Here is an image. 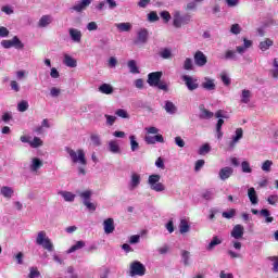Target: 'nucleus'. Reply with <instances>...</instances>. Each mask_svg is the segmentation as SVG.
<instances>
[{
    "label": "nucleus",
    "mask_w": 278,
    "mask_h": 278,
    "mask_svg": "<svg viewBox=\"0 0 278 278\" xmlns=\"http://www.w3.org/2000/svg\"><path fill=\"white\" fill-rule=\"evenodd\" d=\"M66 153L70 155V160L73 162V164H78V174L79 175H86V166L88 164V161L86 160V152H84L83 149H78L77 151L66 148Z\"/></svg>",
    "instance_id": "1"
},
{
    "label": "nucleus",
    "mask_w": 278,
    "mask_h": 278,
    "mask_svg": "<svg viewBox=\"0 0 278 278\" xmlns=\"http://www.w3.org/2000/svg\"><path fill=\"white\" fill-rule=\"evenodd\" d=\"M147 135L144 137V142L148 144H155L160 142L164 144V136L160 135V129L155 126H150L146 128Z\"/></svg>",
    "instance_id": "2"
},
{
    "label": "nucleus",
    "mask_w": 278,
    "mask_h": 278,
    "mask_svg": "<svg viewBox=\"0 0 278 278\" xmlns=\"http://www.w3.org/2000/svg\"><path fill=\"white\" fill-rule=\"evenodd\" d=\"M192 21V15L186 13L181 14V11H175L173 13V27L175 29H181V27H186V25H190Z\"/></svg>",
    "instance_id": "3"
},
{
    "label": "nucleus",
    "mask_w": 278,
    "mask_h": 278,
    "mask_svg": "<svg viewBox=\"0 0 278 278\" xmlns=\"http://www.w3.org/2000/svg\"><path fill=\"white\" fill-rule=\"evenodd\" d=\"M36 244H38V247H42V249H46L49 253L53 252V242H51V239L47 236V231L45 230H40L37 233Z\"/></svg>",
    "instance_id": "4"
},
{
    "label": "nucleus",
    "mask_w": 278,
    "mask_h": 278,
    "mask_svg": "<svg viewBox=\"0 0 278 278\" xmlns=\"http://www.w3.org/2000/svg\"><path fill=\"white\" fill-rule=\"evenodd\" d=\"M160 179H162V176L157 174L150 175L148 178V186H150V189L154 192H164V190H166V186L160 182Z\"/></svg>",
    "instance_id": "5"
},
{
    "label": "nucleus",
    "mask_w": 278,
    "mask_h": 278,
    "mask_svg": "<svg viewBox=\"0 0 278 278\" xmlns=\"http://www.w3.org/2000/svg\"><path fill=\"white\" fill-rule=\"evenodd\" d=\"M130 277H144L147 275V267L139 261H134L130 264Z\"/></svg>",
    "instance_id": "6"
},
{
    "label": "nucleus",
    "mask_w": 278,
    "mask_h": 278,
    "mask_svg": "<svg viewBox=\"0 0 278 278\" xmlns=\"http://www.w3.org/2000/svg\"><path fill=\"white\" fill-rule=\"evenodd\" d=\"M140 184H142V176L140 174L132 172L130 174V179L128 182V190L129 192H134V190H138L140 187Z\"/></svg>",
    "instance_id": "7"
},
{
    "label": "nucleus",
    "mask_w": 278,
    "mask_h": 278,
    "mask_svg": "<svg viewBox=\"0 0 278 278\" xmlns=\"http://www.w3.org/2000/svg\"><path fill=\"white\" fill-rule=\"evenodd\" d=\"M182 81L185 83V86L188 88V90H190V92L199 89V79L195 77L184 75Z\"/></svg>",
    "instance_id": "8"
},
{
    "label": "nucleus",
    "mask_w": 278,
    "mask_h": 278,
    "mask_svg": "<svg viewBox=\"0 0 278 278\" xmlns=\"http://www.w3.org/2000/svg\"><path fill=\"white\" fill-rule=\"evenodd\" d=\"M244 136V130L242 128H237L235 131V136H232L231 141L228 143V151H233L236 149V144L242 140Z\"/></svg>",
    "instance_id": "9"
},
{
    "label": "nucleus",
    "mask_w": 278,
    "mask_h": 278,
    "mask_svg": "<svg viewBox=\"0 0 278 278\" xmlns=\"http://www.w3.org/2000/svg\"><path fill=\"white\" fill-rule=\"evenodd\" d=\"M134 42L135 45H147L149 42V30L147 28H140L137 31V38Z\"/></svg>",
    "instance_id": "10"
},
{
    "label": "nucleus",
    "mask_w": 278,
    "mask_h": 278,
    "mask_svg": "<svg viewBox=\"0 0 278 278\" xmlns=\"http://www.w3.org/2000/svg\"><path fill=\"white\" fill-rule=\"evenodd\" d=\"M201 88H203V90H207V92H214V90H216V79L204 77L201 83Z\"/></svg>",
    "instance_id": "11"
},
{
    "label": "nucleus",
    "mask_w": 278,
    "mask_h": 278,
    "mask_svg": "<svg viewBox=\"0 0 278 278\" xmlns=\"http://www.w3.org/2000/svg\"><path fill=\"white\" fill-rule=\"evenodd\" d=\"M162 79V72H152L148 75V84L152 88H155Z\"/></svg>",
    "instance_id": "12"
},
{
    "label": "nucleus",
    "mask_w": 278,
    "mask_h": 278,
    "mask_svg": "<svg viewBox=\"0 0 278 278\" xmlns=\"http://www.w3.org/2000/svg\"><path fill=\"white\" fill-rule=\"evenodd\" d=\"M45 166V163L40 157H31L29 163V170L30 173H38V170Z\"/></svg>",
    "instance_id": "13"
},
{
    "label": "nucleus",
    "mask_w": 278,
    "mask_h": 278,
    "mask_svg": "<svg viewBox=\"0 0 278 278\" xmlns=\"http://www.w3.org/2000/svg\"><path fill=\"white\" fill-rule=\"evenodd\" d=\"M193 60H194V64L195 66H205V64H207V56L201 52V51H197L193 55Z\"/></svg>",
    "instance_id": "14"
},
{
    "label": "nucleus",
    "mask_w": 278,
    "mask_h": 278,
    "mask_svg": "<svg viewBox=\"0 0 278 278\" xmlns=\"http://www.w3.org/2000/svg\"><path fill=\"white\" fill-rule=\"evenodd\" d=\"M231 175H233V168L230 166L223 167L218 172V177L220 181H227V179H229Z\"/></svg>",
    "instance_id": "15"
},
{
    "label": "nucleus",
    "mask_w": 278,
    "mask_h": 278,
    "mask_svg": "<svg viewBox=\"0 0 278 278\" xmlns=\"http://www.w3.org/2000/svg\"><path fill=\"white\" fill-rule=\"evenodd\" d=\"M68 34L72 42H75L76 45H79V42H81V30L77 28H68Z\"/></svg>",
    "instance_id": "16"
},
{
    "label": "nucleus",
    "mask_w": 278,
    "mask_h": 278,
    "mask_svg": "<svg viewBox=\"0 0 278 278\" xmlns=\"http://www.w3.org/2000/svg\"><path fill=\"white\" fill-rule=\"evenodd\" d=\"M0 194L7 201H10L14 197V188L10 186H2L0 188Z\"/></svg>",
    "instance_id": "17"
},
{
    "label": "nucleus",
    "mask_w": 278,
    "mask_h": 278,
    "mask_svg": "<svg viewBox=\"0 0 278 278\" xmlns=\"http://www.w3.org/2000/svg\"><path fill=\"white\" fill-rule=\"evenodd\" d=\"M230 236L232 238H235V240H240V238H242L244 236V226L240 225V224H237L231 232H230Z\"/></svg>",
    "instance_id": "18"
},
{
    "label": "nucleus",
    "mask_w": 278,
    "mask_h": 278,
    "mask_svg": "<svg viewBox=\"0 0 278 278\" xmlns=\"http://www.w3.org/2000/svg\"><path fill=\"white\" fill-rule=\"evenodd\" d=\"M103 229L106 235L114 233V229H116L114 226V218H106L103 222Z\"/></svg>",
    "instance_id": "19"
},
{
    "label": "nucleus",
    "mask_w": 278,
    "mask_h": 278,
    "mask_svg": "<svg viewBox=\"0 0 278 278\" xmlns=\"http://www.w3.org/2000/svg\"><path fill=\"white\" fill-rule=\"evenodd\" d=\"M163 109L165 110V112L167 114H170V115L177 114V110H178L177 105H175V103L173 101H170V100H166L164 102Z\"/></svg>",
    "instance_id": "20"
},
{
    "label": "nucleus",
    "mask_w": 278,
    "mask_h": 278,
    "mask_svg": "<svg viewBox=\"0 0 278 278\" xmlns=\"http://www.w3.org/2000/svg\"><path fill=\"white\" fill-rule=\"evenodd\" d=\"M63 64L68 68H77V60L70 54H64Z\"/></svg>",
    "instance_id": "21"
},
{
    "label": "nucleus",
    "mask_w": 278,
    "mask_h": 278,
    "mask_svg": "<svg viewBox=\"0 0 278 278\" xmlns=\"http://www.w3.org/2000/svg\"><path fill=\"white\" fill-rule=\"evenodd\" d=\"M51 23H53V16H51V15H42L39 18L38 27H40V28L49 27V25H51Z\"/></svg>",
    "instance_id": "22"
},
{
    "label": "nucleus",
    "mask_w": 278,
    "mask_h": 278,
    "mask_svg": "<svg viewBox=\"0 0 278 278\" xmlns=\"http://www.w3.org/2000/svg\"><path fill=\"white\" fill-rule=\"evenodd\" d=\"M108 150L110 151V153L118 154L121 153V144L117 140H111L108 143Z\"/></svg>",
    "instance_id": "23"
},
{
    "label": "nucleus",
    "mask_w": 278,
    "mask_h": 278,
    "mask_svg": "<svg viewBox=\"0 0 278 278\" xmlns=\"http://www.w3.org/2000/svg\"><path fill=\"white\" fill-rule=\"evenodd\" d=\"M200 118L204 119V121H210V118L214 117V113L212 111H208L207 109H205L204 105H200Z\"/></svg>",
    "instance_id": "24"
},
{
    "label": "nucleus",
    "mask_w": 278,
    "mask_h": 278,
    "mask_svg": "<svg viewBox=\"0 0 278 278\" xmlns=\"http://www.w3.org/2000/svg\"><path fill=\"white\" fill-rule=\"evenodd\" d=\"M274 45L275 41H273V39L266 38L258 43V49H261L262 51H268V49H270V47H273Z\"/></svg>",
    "instance_id": "25"
},
{
    "label": "nucleus",
    "mask_w": 278,
    "mask_h": 278,
    "mask_svg": "<svg viewBox=\"0 0 278 278\" xmlns=\"http://www.w3.org/2000/svg\"><path fill=\"white\" fill-rule=\"evenodd\" d=\"M248 197L252 205H257V203H260V200L257 199V191H255V188L251 187L248 190Z\"/></svg>",
    "instance_id": "26"
},
{
    "label": "nucleus",
    "mask_w": 278,
    "mask_h": 278,
    "mask_svg": "<svg viewBox=\"0 0 278 278\" xmlns=\"http://www.w3.org/2000/svg\"><path fill=\"white\" fill-rule=\"evenodd\" d=\"M60 197L64 199L67 203H73L75 201V193L70 191H59Z\"/></svg>",
    "instance_id": "27"
},
{
    "label": "nucleus",
    "mask_w": 278,
    "mask_h": 278,
    "mask_svg": "<svg viewBox=\"0 0 278 278\" xmlns=\"http://www.w3.org/2000/svg\"><path fill=\"white\" fill-rule=\"evenodd\" d=\"M84 247H86V241H76V243L66 251V253L70 255L71 253H75V251L84 249Z\"/></svg>",
    "instance_id": "28"
},
{
    "label": "nucleus",
    "mask_w": 278,
    "mask_h": 278,
    "mask_svg": "<svg viewBox=\"0 0 278 278\" xmlns=\"http://www.w3.org/2000/svg\"><path fill=\"white\" fill-rule=\"evenodd\" d=\"M218 244H223V239L218 237H213V239L206 247V251H214V248L218 247Z\"/></svg>",
    "instance_id": "29"
},
{
    "label": "nucleus",
    "mask_w": 278,
    "mask_h": 278,
    "mask_svg": "<svg viewBox=\"0 0 278 278\" xmlns=\"http://www.w3.org/2000/svg\"><path fill=\"white\" fill-rule=\"evenodd\" d=\"M99 92H101L102 94H112V92H114V87H112V85L110 84H102L99 87Z\"/></svg>",
    "instance_id": "30"
},
{
    "label": "nucleus",
    "mask_w": 278,
    "mask_h": 278,
    "mask_svg": "<svg viewBox=\"0 0 278 278\" xmlns=\"http://www.w3.org/2000/svg\"><path fill=\"white\" fill-rule=\"evenodd\" d=\"M115 27L118 31H131V23H116Z\"/></svg>",
    "instance_id": "31"
},
{
    "label": "nucleus",
    "mask_w": 278,
    "mask_h": 278,
    "mask_svg": "<svg viewBox=\"0 0 278 278\" xmlns=\"http://www.w3.org/2000/svg\"><path fill=\"white\" fill-rule=\"evenodd\" d=\"M179 231L181 235L188 233L190 231V224H188V219H181L179 224Z\"/></svg>",
    "instance_id": "32"
},
{
    "label": "nucleus",
    "mask_w": 278,
    "mask_h": 278,
    "mask_svg": "<svg viewBox=\"0 0 278 278\" xmlns=\"http://www.w3.org/2000/svg\"><path fill=\"white\" fill-rule=\"evenodd\" d=\"M241 103H251V90L243 89L241 91Z\"/></svg>",
    "instance_id": "33"
},
{
    "label": "nucleus",
    "mask_w": 278,
    "mask_h": 278,
    "mask_svg": "<svg viewBox=\"0 0 278 278\" xmlns=\"http://www.w3.org/2000/svg\"><path fill=\"white\" fill-rule=\"evenodd\" d=\"M77 194L83 200V203L90 201V197H92V192L90 190L78 191Z\"/></svg>",
    "instance_id": "34"
},
{
    "label": "nucleus",
    "mask_w": 278,
    "mask_h": 278,
    "mask_svg": "<svg viewBox=\"0 0 278 278\" xmlns=\"http://www.w3.org/2000/svg\"><path fill=\"white\" fill-rule=\"evenodd\" d=\"M130 140V151L136 152L138 149H140V143H138V140L135 135H131L129 137Z\"/></svg>",
    "instance_id": "35"
},
{
    "label": "nucleus",
    "mask_w": 278,
    "mask_h": 278,
    "mask_svg": "<svg viewBox=\"0 0 278 278\" xmlns=\"http://www.w3.org/2000/svg\"><path fill=\"white\" fill-rule=\"evenodd\" d=\"M128 68L132 75H138L140 73V70L138 68V64L135 60L128 61Z\"/></svg>",
    "instance_id": "36"
},
{
    "label": "nucleus",
    "mask_w": 278,
    "mask_h": 278,
    "mask_svg": "<svg viewBox=\"0 0 278 278\" xmlns=\"http://www.w3.org/2000/svg\"><path fill=\"white\" fill-rule=\"evenodd\" d=\"M260 214L265 218V223H273V220H275L274 217H270V211H268V208L261 210Z\"/></svg>",
    "instance_id": "37"
},
{
    "label": "nucleus",
    "mask_w": 278,
    "mask_h": 278,
    "mask_svg": "<svg viewBox=\"0 0 278 278\" xmlns=\"http://www.w3.org/2000/svg\"><path fill=\"white\" fill-rule=\"evenodd\" d=\"M12 46L14 47V49H25V43H23V41H21V39H18V37L14 36L11 39Z\"/></svg>",
    "instance_id": "38"
},
{
    "label": "nucleus",
    "mask_w": 278,
    "mask_h": 278,
    "mask_svg": "<svg viewBox=\"0 0 278 278\" xmlns=\"http://www.w3.org/2000/svg\"><path fill=\"white\" fill-rule=\"evenodd\" d=\"M160 58L163 60H170L173 58V51H170L168 48H165L160 51Z\"/></svg>",
    "instance_id": "39"
},
{
    "label": "nucleus",
    "mask_w": 278,
    "mask_h": 278,
    "mask_svg": "<svg viewBox=\"0 0 278 278\" xmlns=\"http://www.w3.org/2000/svg\"><path fill=\"white\" fill-rule=\"evenodd\" d=\"M115 116H118V118H126V119L130 118L129 112H127V110L125 109H117L115 111Z\"/></svg>",
    "instance_id": "40"
},
{
    "label": "nucleus",
    "mask_w": 278,
    "mask_h": 278,
    "mask_svg": "<svg viewBox=\"0 0 278 278\" xmlns=\"http://www.w3.org/2000/svg\"><path fill=\"white\" fill-rule=\"evenodd\" d=\"M51 127V124L49 123V121L47 118L42 119L41 122V126L36 128V132L37 134H42V129H49Z\"/></svg>",
    "instance_id": "41"
},
{
    "label": "nucleus",
    "mask_w": 278,
    "mask_h": 278,
    "mask_svg": "<svg viewBox=\"0 0 278 278\" xmlns=\"http://www.w3.org/2000/svg\"><path fill=\"white\" fill-rule=\"evenodd\" d=\"M212 151V147H210V143H204L202 147L199 148L198 153L199 155H207Z\"/></svg>",
    "instance_id": "42"
},
{
    "label": "nucleus",
    "mask_w": 278,
    "mask_h": 278,
    "mask_svg": "<svg viewBox=\"0 0 278 278\" xmlns=\"http://www.w3.org/2000/svg\"><path fill=\"white\" fill-rule=\"evenodd\" d=\"M216 197V192H214V189H208L202 193V198L205 199V201H212Z\"/></svg>",
    "instance_id": "43"
},
{
    "label": "nucleus",
    "mask_w": 278,
    "mask_h": 278,
    "mask_svg": "<svg viewBox=\"0 0 278 278\" xmlns=\"http://www.w3.org/2000/svg\"><path fill=\"white\" fill-rule=\"evenodd\" d=\"M28 144L33 149H38V147H42V139L39 137H35L31 141H28Z\"/></svg>",
    "instance_id": "44"
},
{
    "label": "nucleus",
    "mask_w": 278,
    "mask_h": 278,
    "mask_svg": "<svg viewBox=\"0 0 278 278\" xmlns=\"http://www.w3.org/2000/svg\"><path fill=\"white\" fill-rule=\"evenodd\" d=\"M262 170L264 173H270L271 168H273V161L271 160H266L262 166H261Z\"/></svg>",
    "instance_id": "45"
},
{
    "label": "nucleus",
    "mask_w": 278,
    "mask_h": 278,
    "mask_svg": "<svg viewBox=\"0 0 278 278\" xmlns=\"http://www.w3.org/2000/svg\"><path fill=\"white\" fill-rule=\"evenodd\" d=\"M181 257L185 266H190V252L182 250Z\"/></svg>",
    "instance_id": "46"
},
{
    "label": "nucleus",
    "mask_w": 278,
    "mask_h": 278,
    "mask_svg": "<svg viewBox=\"0 0 278 278\" xmlns=\"http://www.w3.org/2000/svg\"><path fill=\"white\" fill-rule=\"evenodd\" d=\"M18 112H27L29 110V103L26 100L21 101L17 104Z\"/></svg>",
    "instance_id": "47"
},
{
    "label": "nucleus",
    "mask_w": 278,
    "mask_h": 278,
    "mask_svg": "<svg viewBox=\"0 0 278 278\" xmlns=\"http://www.w3.org/2000/svg\"><path fill=\"white\" fill-rule=\"evenodd\" d=\"M60 94H62V89L61 88L52 87L50 89V97H52L53 99H58V97H60Z\"/></svg>",
    "instance_id": "48"
},
{
    "label": "nucleus",
    "mask_w": 278,
    "mask_h": 278,
    "mask_svg": "<svg viewBox=\"0 0 278 278\" xmlns=\"http://www.w3.org/2000/svg\"><path fill=\"white\" fill-rule=\"evenodd\" d=\"M148 21H149V23H156V21H160V16H157V12L151 11L148 14Z\"/></svg>",
    "instance_id": "49"
},
{
    "label": "nucleus",
    "mask_w": 278,
    "mask_h": 278,
    "mask_svg": "<svg viewBox=\"0 0 278 278\" xmlns=\"http://www.w3.org/2000/svg\"><path fill=\"white\" fill-rule=\"evenodd\" d=\"M40 277V271L38 270V267H30L28 278H38Z\"/></svg>",
    "instance_id": "50"
},
{
    "label": "nucleus",
    "mask_w": 278,
    "mask_h": 278,
    "mask_svg": "<svg viewBox=\"0 0 278 278\" xmlns=\"http://www.w3.org/2000/svg\"><path fill=\"white\" fill-rule=\"evenodd\" d=\"M193 66H194V65L192 64V59L187 58V59L185 60V62H184L182 68H184L185 71H192Z\"/></svg>",
    "instance_id": "51"
},
{
    "label": "nucleus",
    "mask_w": 278,
    "mask_h": 278,
    "mask_svg": "<svg viewBox=\"0 0 278 278\" xmlns=\"http://www.w3.org/2000/svg\"><path fill=\"white\" fill-rule=\"evenodd\" d=\"M241 169H242V173H253V169L251 168V164L248 161H243L241 163Z\"/></svg>",
    "instance_id": "52"
},
{
    "label": "nucleus",
    "mask_w": 278,
    "mask_h": 278,
    "mask_svg": "<svg viewBox=\"0 0 278 278\" xmlns=\"http://www.w3.org/2000/svg\"><path fill=\"white\" fill-rule=\"evenodd\" d=\"M90 140L93 147H101V137H99V135H91Z\"/></svg>",
    "instance_id": "53"
},
{
    "label": "nucleus",
    "mask_w": 278,
    "mask_h": 278,
    "mask_svg": "<svg viewBox=\"0 0 278 278\" xmlns=\"http://www.w3.org/2000/svg\"><path fill=\"white\" fill-rule=\"evenodd\" d=\"M154 88H159V90H163V92H168V84H166V81H162V80H160L159 83H157V85L156 86H154Z\"/></svg>",
    "instance_id": "54"
},
{
    "label": "nucleus",
    "mask_w": 278,
    "mask_h": 278,
    "mask_svg": "<svg viewBox=\"0 0 278 278\" xmlns=\"http://www.w3.org/2000/svg\"><path fill=\"white\" fill-rule=\"evenodd\" d=\"M223 218H233V216H236V208H230L229 211L227 212H223L222 214Z\"/></svg>",
    "instance_id": "55"
},
{
    "label": "nucleus",
    "mask_w": 278,
    "mask_h": 278,
    "mask_svg": "<svg viewBox=\"0 0 278 278\" xmlns=\"http://www.w3.org/2000/svg\"><path fill=\"white\" fill-rule=\"evenodd\" d=\"M104 117H105V119H106V125H108L109 127H112V125H114V124L116 123V116H114V115H108V114H105Z\"/></svg>",
    "instance_id": "56"
},
{
    "label": "nucleus",
    "mask_w": 278,
    "mask_h": 278,
    "mask_svg": "<svg viewBox=\"0 0 278 278\" xmlns=\"http://www.w3.org/2000/svg\"><path fill=\"white\" fill-rule=\"evenodd\" d=\"M220 79H222L224 86H229L231 84V78H229V76L225 73L220 74Z\"/></svg>",
    "instance_id": "57"
},
{
    "label": "nucleus",
    "mask_w": 278,
    "mask_h": 278,
    "mask_svg": "<svg viewBox=\"0 0 278 278\" xmlns=\"http://www.w3.org/2000/svg\"><path fill=\"white\" fill-rule=\"evenodd\" d=\"M66 273L70 275V278H79V275L75 273V267L73 266L67 267Z\"/></svg>",
    "instance_id": "58"
},
{
    "label": "nucleus",
    "mask_w": 278,
    "mask_h": 278,
    "mask_svg": "<svg viewBox=\"0 0 278 278\" xmlns=\"http://www.w3.org/2000/svg\"><path fill=\"white\" fill-rule=\"evenodd\" d=\"M231 34H235V36H238L242 29L240 28V24H232L230 27Z\"/></svg>",
    "instance_id": "59"
},
{
    "label": "nucleus",
    "mask_w": 278,
    "mask_h": 278,
    "mask_svg": "<svg viewBox=\"0 0 278 278\" xmlns=\"http://www.w3.org/2000/svg\"><path fill=\"white\" fill-rule=\"evenodd\" d=\"M225 59L226 60H236L237 59L236 51L227 50L226 53H225Z\"/></svg>",
    "instance_id": "60"
},
{
    "label": "nucleus",
    "mask_w": 278,
    "mask_h": 278,
    "mask_svg": "<svg viewBox=\"0 0 278 278\" xmlns=\"http://www.w3.org/2000/svg\"><path fill=\"white\" fill-rule=\"evenodd\" d=\"M160 16L163 18L164 23H168L170 21V13L168 11L161 12Z\"/></svg>",
    "instance_id": "61"
},
{
    "label": "nucleus",
    "mask_w": 278,
    "mask_h": 278,
    "mask_svg": "<svg viewBox=\"0 0 278 278\" xmlns=\"http://www.w3.org/2000/svg\"><path fill=\"white\" fill-rule=\"evenodd\" d=\"M87 29L88 31H97V29H99V25L97 22H90L87 24Z\"/></svg>",
    "instance_id": "62"
},
{
    "label": "nucleus",
    "mask_w": 278,
    "mask_h": 278,
    "mask_svg": "<svg viewBox=\"0 0 278 278\" xmlns=\"http://www.w3.org/2000/svg\"><path fill=\"white\" fill-rule=\"evenodd\" d=\"M185 10L187 12H192V11L197 10V3L194 1L188 2Z\"/></svg>",
    "instance_id": "63"
},
{
    "label": "nucleus",
    "mask_w": 278,
    "mask_h": 278,
    "mask_svg": "<svg viewBox=\"0 0 278 278\" xmlns=\"http://www.w3.org/2000/svg\"><path fill=\"white\" fill-rule=\"evenodd\" d=\"M71 10H73L74 12H84L85 7L81 2L75 4L74 7L71 8Z\"/></svg>",
    "instance_id": "64"
}]
</instances>
